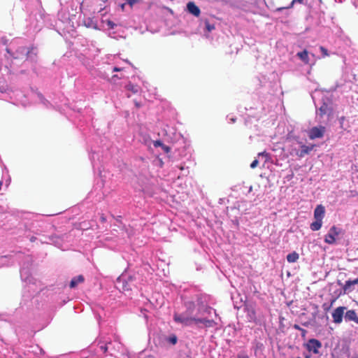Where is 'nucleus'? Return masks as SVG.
I'll use <instances>...</instances> for the list:
<instances>
[{"mask_svg":"<svg viewBox=\"0 0 358 358\" xmlns=\"http://www.w3.org/2000/svg\"><path fill=\"white\" fill-rule=\"evenodd\" d=\"M176 320L183 322L185 326H189L192 324H197L199 323H202L206 327H212L216 324L213 320L196 318L194 317H182L180 316H177Z\"/></svg>","mask_w":358,"mask_h":358,"instance_id":"1","label":"nucleus"},{"mask_svg":"<svg viewBox=\"0 0 358 358\" xmlns=\"http://www.w3.org/2000/svg\"><path fill=\"white\" fill-rule=\"evenodd\" d=\"M31 54H34V56H36L37 53L36 52L35 47L31 46L29 48H27L24 46L19 47L16 50L17 56L15 58L20 59H27L29 57H31Z\"/></svg>","mask_w":358,"mask_h":358,"instance_id":"2","label":"nucleus"},{"mask_svg":"<svg viewBox=\"0 0 358 358\" xmlns=\"http://www.w3.org/2000/svg\"><path fill=\"white\" fill-rule=\"evenodd\" d=\"M304 346L309 352L317 355L320 352L319 350L322 348V343L317 339L310 338Z\"/></svg>","mask_w":358,"mask_h":358,"instance_id":"3","label":"nucleus"},{"mask_svg":"<svg viewBox=\"0 0 358 358\" xmlns=\"http://www.w3.org/2000/svg\"><path fill=\"white\" fill-rule=\"evenodd\" d=\"M326 131L324 126L314 127L308 131V137L310 140L322 138Z\"/></svg>","mask_w":358,"mask_h":358,"instance_id":"4","label":"nucleus"},{"mask_svg":"<svg viewBox=\"0 0 358 358\" xmlns=\"http://www.w3.org/2000/svg\"><path fill=\"white\" fill-rule=\"evenodd\" d=\"M347 310L345 306H339L334 310L331 316L333 322L335 324H341L343 322V318L345 315V311Z\"/></svg>","mask_w":358,"mask_h":358,"instance_id":"5","label":"nucleus"},{"mask_svg":"<svg viewBox=\"0 0 358 358\" xmlns=\"http://www.w3.org/2000/svg\"><path fill=\"white\" fill-rule=\"evenodd\" d=\"M340 234V230L336 227L333 226L330 228L328 234L324 237L325 243L328 244H334L336 242V237Z\"/></svg>","mask_w":358,"mask_h":358,"instance_id":"6","label":"nucleus"},{"mask_svg":"<svg viewBox=\"0 0 358 358\" xmlns=\"http://www.w3.org/2000/svg\"><path fill=\"white\" fill-rule=\"evenodd\" d=\"M301 150H296L295 155L299 158H303L305 155H309L310 152L313 150L315 145H306L300 143Z\"/></svg>","mask_w":358,"mask_h":358,"instance_id":"7","label":"nucleus"},{"mask_svg":"<svg viewBox=\"0 0 358 358\" xmlns=\"http://www.w3.org/2000/svg\"><path fill=\"white\" fill-rule=\"evenodd\" d=\"M194 304H192V305L189 306V307L187 308V310L185 313H180V314L175 313L174 316H173V319H174L175 322H178V323H180V324L184 325L183 322L176 320V317L177 316H179V317L180 316L182 317H192V314H193V311H194Z\"/></svg>","mask_w":358,"mask_h":358,"instance_id":"8","label":"nucleus"},{"mask_svg":"<svg viewBox=\"0 0 358 358\" xmlns=\"http://www.w3.org/2000/svg\"><path fill=\"white\" fill-rule=\"evenodd\" d=\"M344 318L345 322H355L357 323L358 315L355 310H346L345 311Z\"/></svg>","mask_w":358,"mask_h":358,"instance_id":"9","label":"nucleus"},{"mask_svg":"<svg viewBox=\"0 0 358 358\" xmlns=\"http://www.w3.org/2000/svg\"><path fill=\"white\" fill-rule=\"evenodd\" d=\"M187 11L196 17H199L201 13L199 8L193 2L189 1L187 4Z\"/></svg>","mask_w":358,"mask_h":358,"instance_id":"10","label":"nucleus"},{"mask_svg":"<svg viewBox=\"0 0 358 358\" xmlns=\"http://www.w3.org/2000/svg\"><path fill=\"white\" fill-rule=\"evenodd\" d=\"M325 214L324 207L320 204L317 205L314 210V218L315 220H322Z\"/></svg>","mask_w":358,"mask_h":358,"instance_id":"11","label":"nucleus"},{"mask_svg":"<svg viewBox=\"0 0 358 358\" xmlns=\"http://www.w3.org/2000/svg\"><path fill=\"white\" fill-rule=\"evenodd\" d=\"M331 108L328 106L327 103H323L319 108V114L320 117H323L324 115L331 113Z\"/></svg>","mask_w":358,"mask_h":358,"instance_id":"12","label":"nucleus"},{"mask_svg":"<svg viewBox=\"0 0 358 358\" xmlns=\"http://www.w3.org/2000/svg\"><path fill=\"white\" fill-rule=\"evenodd\" d=\"M358 284V278L354 280H348L345 281V285L343 287V289L345 292L348 291H351V286Z\"/></svg>","mask_w":358,"mask_h":358,"instance_id":"13","label":"nucleus"},{"mask_svg":"<svg viewBox=\"0 0 358 358\" xmlns=\"http://www.w3.org/2000/svg\"><path fill=\"white\" fill-rule=\"evenodd\" d=\"M85 280L84 277L82 275H79L75 278H73L71 282H70V287L74 288L76 287L79 283L83 282Z\"/></svg>","mask_w":358,"mask_h":358,"instance_id":"14","label":"nucleus"},{"mask_svg":"<svg viewBox=\"0 0 358 358\" xmlns=\"http://www.w3.org/2000/svg\"><path fill=\"white\" fill-rule=\"evenodd\" d=\"M297 57L301 59L306 64L309 63L308 52L306 50L299 52L296 54Z\"/></svg>","mask_w":358,"mask_h":358,"instance_id":"15","label":"nucleus"},{"mask_svg":"<svg viewBox=\"0 0 358 358\" xmlns=\"http://www.w3.org/2000/svg\"><path fill=\"white\" fill-rule=\"evenodd\" d=\"M299 255L296 252H292L287 255V260L289 263H294L297 262Z\"/></svg>","mask_w":358,"mask_h":358,"instance_id":"16","label":"nucleus"},{"mask_svg":"<svg viewBox=\"0 0 358 358\" xmlns=\"http://www.w3.org/2000/svg\"><path fill=\"white\" fill-rule=\"evenodd\" d=\"M144 143L148 146V149L150 150L152 152H154V149L152 148V145H153L154 148H157V141L151 140L150 138H145Z\"/></svg>","mask_w":358,"mask_h":358,"instance_id":"17","label":"nucleus"},{"mask_svg":"<svg viewBox=\"0 0 358 358\" xmlns=\"http://www.w3.org/2000/svg\"><path fill=\"white\" fill-rule=\"evenodd\" d=\"M322 220H315V222H312L310 224V229L312 231H318L319 229H321L322 227Z\"/></svg>","mask_w":358,"mask_h":358,"instance_id":"18","label":"nucleus"},{"mask_svg":"<svg viewBox=\"0 0 358 358\" xmlns=\"http://www.w3.org/2000/svg\"><path fill=\"white\" fill-rule=\"evenodd\" d=\"M301 2H302V0H292V1L290 3V4L288 6L278 8L276 9V10L277 11H281V10H282L284 9H289V8H292L293 7L294 3H301Z\"/></svg>","mask_w":358,"mask_h":358,"instance_id":"19","label":"nucleus"},{"mask_svg":"<svg viewBox=\"0 0 358 358\" xmlns=\"http://www.w3.org/2000/svg\"><path fill=\"white\" fill-rule=\"evenodd\" d=\"M126 89L129 91L132 92L134 94H136L138 92V87L136 85H134L131 83H129L126 85Z\"/></svg>","mask_w":358,"mask_h":358,"instance_id":"20","label":"nucleus"},{"mask_svg":"<svg viewBox=\"0 0 358 358\" xmlns=\"http://www.w3.org/2000/svg\"><path fill=\"white\" fill-rule=\"evenodd\" d=\"M293 328L296 329V330H299V332L301 333V336L303 338H305L306 336L307 331L306 329L301 328L299 324H294L293 325Z\"/></svg>","mask_w":358,"mask_h":358,"instance_id":"21","label":"nucleus"},{"mask_svg":"<svg viewBox=\"0 0 358 358\" xmlns=\"http://www.w3.org/2000/svg\"><path fill=\"white\" fill-rule=\"evenodd\" d=\"M158 147H161L164 153L169 154L171 151L170 147L164 145L159 141H158Z\"/></svg>","mask_w":358,"mask_h":358,"instance_id":"22","label":"nucleus"},{"mask_svg":"<svg viewBox=\"0 0 358 358\" xmlns=\"http://www.w3.org/2000/svg\"><path fill=\"white\" fill-rule=\"evenodd\" d=\"M166 341L172 345H176L178 341L177 336L175 334L166 338Z\"/></svg>","mask_w":358,"mask_h":358,"instance_id":"23","label":"nucleus"},{"mask_svg":"<svg viewBox=\"0 0 358 358\" xmlns=\"http://www.w3.org/2000/svg\"><path fill=\"white\" fill-rule=\"evenodd\" d=\"M205 27L206 30L210 32L215 29V25L213 24H210L208 20H205Z\"/></svg>","mask_w":358,"mask_h":358,"instance_id":"24","label":"nucleus"},{"mask_svg":"<svg viewBox=\"0 0 358 358\" xmlns=\"http://www.w3.org/2000/svg\"><path fill=\"white\" fill-rule=\"evenodd\" d=\"M320 49L324 57L329 56L328 50L324 47L320 46Z\"/></svg>","mask_w":358,"mask_h":358,"instance_id":"25","label":"nucleus"},{"mask_svg":"<svg viewBox=\"0 0 358 358\" xmlns=\"http://www.w3.org/2000/svg\"><path fill=\"white\" fill-rule=\"evenodd\" d=\"M125 1L130 6H133L134 4L137 3L139 1V0H125Z\"/></svg>","mask_w":358,"mask_h":358,"instance_id":"26","label":"nucleus"},{"mask_svg":"<svg viewBox=\"0 0 358 358\" xmlns=\"http://www.w3.org/2000/svg\"><path fill=\"white\" fill-rule=\"evenodd\" d=\"M259 164V161L257 159H255L250 164V167L252 169L256 168Z\"/></svg>","mask_w":358,"mask_h":358,"instance_id":"27","label":"nucleus"},{"mask_svg":"<svg viewBox=\"0 0 358 358\" xmlns=\"http://www.w3.org/2000/svg\"><path fill=\"white\" fill-rule=\"evenodd\" d=\"M101 350L104 353H105V352H107V350H108V346H107V345L106 344V345H101Z\"/></svg>","mask_w":358,"mask_h":358,"instance_id":"28","label":"nucleus"},{"mask_svg":"<svg viewBox=\"0 0 358 358\" xmlns=\"http://www.w3.org/2000/svg\"><path fill=\"white\" fill-rule=\"evenodd\" d=\"M130 289H131V288H130V287H127V285H123L122 288V292H126V291H129V290H130Z\"/></svg>","mask_w":358,"mask_h":358,"instance_id":"29","label":"nucleus"},{"mask_svg":"<svg viewBox=\"0 0 358 358\" xmlns=\"http://www.w3.org/2000/svg\"><path fill=\"white\" fill-rule=\"evenodd\" d=\"M296 150H297V149H296V148H293V149L292 150V151H290V152H289V153H290V155H295Z\"/></svg>","mask_w":358,"mask_h":358,"instance_id":"30","label":"nucleus"},{"mask_svg":"<svg viewBox=\"0 0 358 358\" xmlns=\"http://www.w3.org/2000/svg\"><path fill=\"white\" fill-rule=\"evenodd\" d=\"M323 308H324V310L327 311L329 308H330V306H327L325 303L323 305Z\"/></svg>","mask_w":358,"mask_h":358,"instance_id":"31","label":"nucleus"},{"mask_svg":"<svg viewBox=\"0 0 358 358\" xmlns=\"http://www.w3.org/2000/svg\"><path fill=\"white\" fill-rule=\"evenodd\" d=\"M237 358H248V357L245 355H238Z\"/></svg>","mask_w":358,"mask_h":358,"instance_id":"32","label":"nucleus"},{"mask_svg":"<svg viewBox=\"0 0 358 358\" xmlns=\"http://www.w3.org/2000/svg\"><path fill=\"white\" fill-rule=\"evenodd\" d=\"M259 156H263V155H267V153L266 152H259L258 154Z\"/></svg>","mask_w":358,"mask_h":358,"instance_id":"33","label":"nucleus"},{"mask_svg":"<svg viewBox=\"0 0 358 358\" xmlns=\"http://www.w3.org/2000/svg\"><path fill=\"white\" fill-rule=\"evenodd\" d=\"M101 221L102 222H106V217H105L104 216H101Z\"/></svg>","mask_w":358,"mask_h":358,"instance_id":"34","label":"nucleus"},{"mask_svg":"<svg viewBox=\"0 0 358 358\" xmlns=\"http://www.w3.org/2000/svg\"><path fill=\"white\" fill-rule=\"evenodd\" d=\"M158 163H159V165L162 166L163 165V162H162L161 159H158Z\"/></svg>","mask_w":358,"mask_h":358,"instance_id":"35","label":"nucleus"},{"mask_svg":"<svg viewBox=\"0 0 358 358\" xmlns=\"http://www.w3.org/2000/svg\"><path fill=\"white\" fill-rule=\"evenodd\" d=\"M120 71V69L117 68V67H115L113 69V71Z\"/></svg>","mask_w":358,"mask_h":358,"instance_id":"36","label":"nucleus"},{"mask_svg":"<svg viewBox=\"0 0 358 358\" xmlns=\"http://www.w3.org/2000/svg\"><path fill=\"white\" fill-rule=\"evenodd\" d=\"M124 6H125L124 3L121 5V8H122V10L124 9Z\"/></svg>","mask_w":358,"mask_h":358,"instance_id":"37","label":"nucleus"},{"mask_svg":"<svg viewBox=\"0 0 358 358\" xmlns=\"http://www.w3.org/2000/svg\"><path fill=\"white\" fill-rule=\"evenodd\" d=\"M35 239H36V238H35V237H31V239H30V241H35Z\"/></svg>","mask_w":358,"mask_h":358,"instance_id":"38","label":"nucleus"},{"mask_svg":"<svg viewBox=\"0 0 358 358\" xmlns=\"http://www.w3.org/2000/svg\"><path fill=\"white\" fill-rule=\"evenodd\" d=\"M179 168H180V170H183L184 169V166H180Z\"/></svg>","mask_w":358,"mask_h":358,"instance_id":"39","label":"nucleus"},{"mask_svg":"<svg viewBox=\"0 0 358 358\" xmlns=\"http://www.w3.org/2000/svg\"><path fill=\"white\" fill-rule=\"evenodd\" d=\"M344 119H345V117H342L341 118V121H343V120H344Z\"/></svg>","mask_w":358,"mask_h":358,"instance_id":"40","label":"nucleus"},{"mask_svg":"<svg viewBox=\"0 0 358 358\" xmlns=\"http://www.w3.org/2000/svg\"><path fill=\"white\" fill-rule=\"evenodd\" d=\"M306 358H310L309 355L306 356Z\"/></svg>","mask_w":358,"mask_h":358,"instance_id":"41","label":"nucleus"},{"mask_svg":"<svg viewBox=\"0 0 358 358\" xmlns=\"http://www.w3.org/2000/svg\"><path fill=\"white\" fill-rule=\"evenodd\" d=\"M334 301H335V300H332L331 305H332V304H333V303L334 302Z\"/></svg>","mask_w":358,"mask_h":358,"instance_id":"42","label":"nucleus"},{"mask_svg":"<svg viewBox=\"0 0 358 358\" xmlns=\"http://www.w3.org/2000/svg\"><path fill=\"white\" fill-rule=\"evenodd\" d=\"M357 324H358V320H357Z\"/></svg>","mask_w":358,"mask_h":358,"instance_id":"43","label":"nucleus"},{"mask_svg":"<svg viewBox=\"0 0 358 358\" xmlns=\"http://www.w3.org/2000/svg\"><path fill=\"white\" fill-rule=\"evenodd\" d=\"M297 358H301V357H297Z\"/></svg>","mask_w":358,"mask_h":358,"instance_id":"44","label":"nucleus"}]
</instances>
